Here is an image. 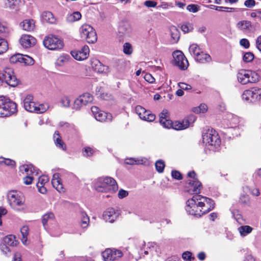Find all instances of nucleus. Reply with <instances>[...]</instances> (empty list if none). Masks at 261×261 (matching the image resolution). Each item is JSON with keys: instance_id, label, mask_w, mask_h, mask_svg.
<instances>
[{"instance_id": "f257e3e1", "label": "nucleus", "mask_w": 261, "mask_h": 261, "mask_svg": "<svg viewBox=\"0 0 261 261\" xmlns=\"http://www.w3.org/2000/svg\"><path fill=\"white\" fill-rule=\"evenodd\" d=\"M214 207V201L200 195H194L186 202L185 210L191 215L200 217Z\"/></svg>"}, {"instance_id": "f03ea898", "label": "nucleus", "mask_w": 261, "mask_h": 261, "mask_svg": "<svg viewBox=\"0 0 261 261\" xmlns=\"http://www.w3.org/2000/svg\"><path fill=\"white\" fill-rule=\"evenodd\" d=\"M95 189L99 192H115L118 189L116 180L110 177H99L94 182Z\"/></svg>"}, {"instance_id": "7ed1b4c3", "label": "nucleus", "mask_w": 261, "mask_h": 261, "mask_svg": "<svg viewBox=\"0 0 261 261\" xmlns=\"http://www.w3.org/2000/svg\"><path fill=\"white\" fill-rule=\"evenodd\" d=\"M8 199L11 207L16 211H24L28 208L24 197L16 191L9 192Z\"/></svg>"}, {"instance_id": "20e7f679", "label": "nucleus", "mask_w": 261, "mask_h": 261, "mask_svg": "<svg viewBox=\"0 0 261 261\" xmlns=\"http://www.w3.org/2000/svg\"><path fill=\"white\" fill-rule=\"evenodd\" d=\"M17 112L16 104L10 99L0 96V117H9Z\"/></svg>"}, {"instance_id": "39448f33", "label": "nucleus", "mask_w": 261, "mask_h": 261, "mask_svg": "<svg viewBox=\"0 0 261 261\" xmlns=\"http://www.w3.org/2000/svg\"><path fill=\"white\" fill-rule=\"evenodd\" d=\"M23 107L25 110L30 112L36 113H43L47 111L49 106L46 105H38L33 101V97L31 95H28L23 100Z\"/></svg>"}, {"instance_id": "423d86ee", "label": "nucleus", "mask_w": 261, "mask_h": 261, "mask_svg": "<svg viewBox=\"0 0 261 261\" xmlns=\"http://www.w3.org/2000/svg\"><path fill=\"white\" fill-rule=\"evenodd\" d=\"M237 76L238 82L242 85L255 83L258 81L259 77V75L255 71L245 69L240 70Z\"/></svg>"}, {"instance_id": "0eeeda50", "label": "nucleus", "mask_w": 261, "mask_h": 261, "mask_svg": "<svg viewBox=\"0 0 261 261\" xmlns=\"http://www.w3.org/2000/svg\"><path fill=\"white\" fill-rule=\"evenodd\" d=\"M203 143L217 149L221 144V140L217 132L213 128H208L202 135Z\"/></svg>"}, {"instance_id": "6e6552de", "label": "nucleus", "mask_w": 261, "mask_h": 261, "mask_svg": "<svg viewBox=\"0 0 261 261\" xmlns=\"http://www.w3.org/2000/svg\"><path fill=\"white\" fill-rule=\"evenodd\" d=\"M81 38L85 40L88 43H94L97 37L95 30L88 24H83L79 29Z\"/></svg>"}, {"instance_id": "1a4fd4ad", "label": "nucleus", "mask_w": 261, "mask_h": 261, "mask_svg": "<svg viewBox=\"0 0 261 261\" xmlns=\"http://www.w3.org/2000/svg\"><path fill=\"white\" fill-rule=\"evenodd\" d=\"M21 170H24L27 174L23 179L24 184L27 185L31 184L35 177L37 176L39 174V169L31 164L22 166Z\"/></svg>"}, {"instance_id": "9d476101", "label": "nucleus", "mask_w": 261, "mask_h": 261, "mask_svg": "<svg viewBox=\"0 0 261 261\" xmlns=\"http://www.w3.org/2000/svg\"><path fill=\"white\" fill-rule=\"evenodd\" d=\"M43 44L46 48L50 50L59 49L63 47L62 41L53 35L46 37L43 40Z\"/></svg>"}, {"instance_id": "9b49d317", "label": "nucleus", "mask_w": 261, "mask_h": 261, "mask_svg": "<svg viewBox=\"0 0 261 261\" xmlns=\"http://www.w3.org/2000/svg\"><path fill=\"white\" fill-rule=\"evenodd\" d=\"M242 98L246 101L255 102L261 98V89L253 87L244 91L242 95Z\"/></svg>"}, {"instance_id": "f8f14e48", "label": "nucleus", "mask_w": 261, "mask_h": 261, "mask_svg": "<svg viewBox=\"0 0 261 261\" xmlns=\"http://www.w3.org/2000/svg\"><path fill=\"white\" fill-rule=\"evenodd\" d=\"M174 64L181 70H186L189 66V62L182 51L176 50L173 53Z\"/></svg>"}, {"instance_id": "ddd939ff", "label": "nucleus", "mask_w": 261, "mask_h": 261, "mask_svg": "<svg viewBox=\"0 0 261 261\" xmlns=\"http://www.w3.org/2000/svg\"><path fill=\"white\" fill-rule=\"evenodd\" d=\"M2 72L3 74V83L15 87L18 84V80L14 74L13 70L11 68H6Z\"/></svg>"}, {"instance_id": "4468645a", "label": "nucleus", "mask_w": 261, "mask_h": 261, "mask_svg": "<svg viewBox=\"0 0 261 261\" xmlns=\"http://www.w3.org/2000/svg\"><path fill=\"white\" fill-rule=\"evenodd\" d=\"M105 261H115L123 256V253L120 250L116 249H106L102 253Z\"/></svg>"}, {"instance_id": "2eb2a0df", "label": "nucleus", "mask_w": 261, "mask_h": 261, "mask_svg": "<svg viewBox=\"0 0 261 261\" xmlns=\"http://www.w3.org/2000/svg\"><path fill=\"white\" fill-rule=\"evenodd\" d=\"M195 120L196 118L194 116H190L181 121H176L173 122L172 128L177 130L186 129L192 124L195 122Z\"/></svg>"}, {"instance_id": "dca6fc26", "label": "nucleus", "mask_w": 261, "mask_h": 261, "mask_svg": "<svg viewBox=\"0 0 261 261\" xmlns=\"http://www.w3.org/2000/svg\"><path fill=\"white\" fill-rule=\"evenodd\" d=\"M10 62L12 63H24L25 65H31L34 63L33 59L28 56L16 54L10 58Z\"/></svg>"}, {"instance_id": "f3484780", "label": "nucleus", "mask_w": 261, "mask_h": 261, "mask_svg": "<svg viewBox=\"0 0 261 261\" xmlns=\"http://www.w3.org/2000/svg\"><path fill=\"white\" fill-rule=\"evenodd\" d=\"M135 111L140 119L143 120L152 122L155 119V116L153 114L140 106H137Z\"/></svg>"}, {"instance_id": "a211bd4d", "label": "nucleus", "mask_w": 261, "mask_h": 261, "mask_svg": "<svg viewBox=\"0 0 261 261\" xmlns=\"http://www.w3.org/2000/svg\"><path fill=\"white\" fill-rule=\"evenodd\" d=\"M91 111L94 116L95 118L99 121L103 122L106 121H111L112 116L111 114L102 111L97 107H92Z\"/></svg>"}, {"instance_id": "6ab92c4d", "label": "nucleus", "mask_w": 261, "mask_h": 261, "mask_svg": "<svg viewBox=\"0 0 261 261\" xmlns=\"http://www.w3.org/2000/svg\"><path fill=\"white\" fill-rule=\"evenodd\" d=\"M186 191L190 194L198 195L200 192L201 184L198 180H188Z\"/></svg>"}, {"instance_id": "aec40b11", "label": "nucleus", "mask_w": 261, "mask_h": 261, "mask_svg": "<svg viewBox=\"0 0 261 261\" xmlns=\"http://www.w3.org/2000/svg\"><path fill=\"white\" fill-rule=\"evenodd\" d=\"M237 29L244 34L250 33L253 29V25L250 21L247 20H241L236 24Z\"/></svg>"}, {"instance_id": "412c9836", "label": "nucleus", "mask_w": 261, "mask_h": 261, "mask_svg": "<svg viewBox=\"0 0 261 261\" xmlns=\"http://www.w3.org/2000/svg\"><path fill=\"white\" fill-rule=\"evenodd\" d=\"M72 56L76 60L81 61L88 58L89 55V48L87 45H84L81 50L72 51Z\"/></svg>"}, {"instance_id": "4be33fe9", "label": "nucleus", "mask_w": 261, "mask_h": 261, "mask_svg": "<svg viewBox=\"0 0 261 261\" xmlns=\"http://www.w3.org/2000/svg\"><path fill=\"white\" fill-rule=\"evenodd\" d=\"M119 213L113 208H109L103 213V219L109 223H113L118 218Z\"/></svg>"}, {"instance_id": "5701e85b", "label": "nucleus", "mask_w": 261, "mask_h": 261, "mask_svg": "<svg viewBox=\"0 0 261 261\" xmlns=\"http://www.w3.org/2000/svg\"><path fill=\"white\" fill-rule=\"evenodd\" d=\"M132 29L130 24L127 21H122L120 22L118 27V32L121 36H129L132 33Z\"/></svg>"}, {"instance_id": "b1692460", "label": "nucleus", "mask_w": 261, "mask_h": 261, "mask_svg": "<svg viewBox=\"0 0 261 261\" xmlns=\"http://www.w3.org/2000/svg\"><path fill=\"white\" fill-rule=\"evenodd\" d=\"M21 45L24 48H29L36 43V39L30 35H22L19 40Z\"/></svg>"}, {"instance_id": "393cba45", "label": "nucleus", "mask_w": 261, "mask_h": 261, "mask_svg": "<svg viewBox=\"0 0 261 261\" xmlns=\"http://www.w3.org/2000/svg\"><path fill=\"white\" fill-rule=\"evenodd\" d=\"M92 69L98 73H106L108 70V67L103 65L98 60L92 59L91 61Z\"/></svg>"}, {"instance_id": "a878e982", "label": "nucleus", "mask_w": 261, "mask_h": 261, "mask_svg": "<svg viewBox=\"0 0 261 261\" xmlns=\"http://www.w3.org/2000/svg\"><path fill=\"white\" fill-rule=\"evenodd\" d=\"M51 184L54 188H55L58 192L60 193L64 192L65 190L63 185L61 182V178L58 173H55L53 175L51 180Z\"/></svg>"}, {"instance_id": "bb28decb", "label": "nucleus", "mask_w": 261, "mask_h": 261, "mask_svg": "<svg viewBox=\"0 0 261 261\" xmlns=\"http://www.w3.org/2000/svg\"><path fill=\"white\" fill-rule=\"evenodd\" d=\"M38 180L37 187L38 191L42 194H45L46 192V189L44 185L49 181L48 177L46 175H41L38 178Z\"/></svg>"}, {"instance_id": "cd10ccee", "label": "nucleus", "mask_w": 261, "mask_h": 261, "mask_svg": "<svg viewBox=\"0 0 261 261\" xmlns=\"http://www.w3.org/2000/svg\"><path fill=\"white\" fill-rule=\"evenodd\" d=\"M6 8L17 10L23 4L22 0H3Z\"/></svg>"}, {"instance_id": "c85d7f7f", "label": "nucleus", "mask_w": 261, "mask_h": 261, "mask_svg": "<svg viewBox=\"0 0 261 261\" xmlns=\"http://www.w3.org/2000/svg\"><path fill=\"white\" fill-rule=\"evenodd\" d=\"M35 22L33 19H25L21 23L20 25L23 30L31 32L33 31L35 27Z\"/></svg>"}, {"instance_id": "c756f323", "label": "nucleus", "mask_w": 261, "mask_h": 261, "mask_svg": "<svg viewBox=\"0 0 261 261\" xmlns=\"http://www.w3.org/2000/svg\"><path fill=\"white\" fill-rule=\"evenodd\" d=\"M54 140L57 147L63 150H65L66 149V145L62 141L59 132L57 131L55 132L54 135Z\"/></svg>"}, {"instance_id": "7c9ffc66", "label": "nucleus", "mask_w": 261, "mask_h": 261, "mask_svg": "<svg viewBox=\"0 0 261 261\" xmlns=\"http://www.w3.org/2000/svg\"><path fill=\"white\" fill-rule=\"evenodd\" d=\"M41 18L43 21L49 23H55L56 20L53 13L49 11L43 12L41 14Z\"/></svg>"}, {"instance_id": "2f4dec72", "label": "nucleus", "mask_w": 261, "mask_h": 261, "mask_svg": "<svg viewBox=\"0 0 261 261\" xmlns=\"http://www.w3.org/2000/svg\"><path fill=\"white\" fill-rule=\"evenodd\" d=\"M70 59L68 55L63 54L60 56L57 59L55 64L57 66L61 67L67 63Z\"/></svg>"}, {"instance_id": "473e14b6", "label": "nucleus", "mask_w": 261, "mask_h": 261, "mask_svg": "<svg viewBox=\"0 0 261 261\" xmlns=\"http://www.w3.org/2000/svg\"><path fill=\"white\" fill-rule=\"evenodd\" d=\"M81 222L80 225L83 228H86L88 227L90 222V219L87 214L84 212H81L80 213Z\"/></svg>"}, {"instance_id": "72a5a7b5", "label": "nucleus", "mask_w": 261, "mask_h": 261, "mask_svg": "<svg viewBox=\"0 0 261 261\" xmlns=\"http://www.w3.org/2000/svg\"><path fill=\"white\" fill-rule=\"evenodd\" d=\"M195 60L200 63H204L211 61L212 58L208 54L204 53L202 51L199 55L196 57Z\"/></svg>"}, {"instance_id": "f704fd0d", "label": "nucleus", "mask_w": 261, "mask_h": 261, "mask_svg": "<svg viewBox=\"0 0 261 261\" xmlns=\"http://www.w3.org/2000/svg\"><path fill=\"white\" fill-rule=\"evenodd\" d=\"M81 17L82 15L81 13L78 11H76L71 14H68L66 17V21L68 22L71 23L79 20Z\"/></svg>"}, {"instance_id": "c9c22d12", "label": "nucleus", "mask_w": 261, "mask_h": 261, "mask_svg": "<svg viewBox=\"0 0 261 261\" xmlns=\"http://www.w3.org/2000/svg\"><path fill=\"white\" fill-rule=\"evenodd\" d=\"M189 51L195 59L196 57L199 55L202 50L197 44H193L189 47Z\"/></svg>"}, {"instance_id": "e433bc0d", "label": "nucleus", "mask_w": 261, "mask_h": 261, "mask_svg": "<svg viewBox=\"0 0 261 261\" xmlns=\"http://www.w3.org/2000/svg\"><path fill=\"white\" fill-rule=\"evenodd\" d=\"M170 35L173 42H176L179 39L180 33L178 30L175 26H172L170 28Z\"/></svg>"}, {"instance_id": "4c0bfd02", "label": "nucleus", "mask_w": 261, "mask_h": 261, "mask_svg": "<svg viewBox=\"0 0 261 261\" xmlns=\"http://www.w3.org/2000/svg\"><path fill=\"white\" fill-rule=\"evenodd\" d=\"M84 105H86L93 101V96L89 93H85L79 97Z\"/></svg>"}, {"instance_id": "58836bf2", "label": "nucleus", "mask_w": 261, "mask_h": 261, "mask_svg": "<svg viewBox=\"0 0 261 261\" xmlns=\"http://www.w3.org/2000/svg\"><path fill=\"white\" fill-rule=\"evenodd\" d=\"M4 243L10 246L16 245L17 241L15 237L13 235H9L4 238Z\"/></svg>"}, {"instance_id": "ea45409f", "label": "nucleus", "mask_w": 261, "mask_h": 261, "mask_svg": "<svg viewBox=\"0 0 261 261\" xmlns=\"http://www.w3.org/2000/svg\"><path fill=\"white\" fill-rule=\"evenodd\" d=\"M29 227L28 226H23L20 229L22 234L21 241L24 245L27 244V237L29 234Z\"/></svg>"}, {"instance_id": "a19ab883", "label": "nucleus", "mask_w": 261, "mask_h": 261, "mask_svg": "<svg viewBox=\"0 0 261 261\" xmlns=\"http://www.w3.org/2000/svg\"><path fill=\"white\" fill-rule=\"evenodd\" d=\"M252 229L251 227L248 225L240 226L238 228V230L242 236H246L250 233Z\"/></svg>"}, {"instance_id": "79ce46f5", "label": "nucleus", "mask_w": 261, "mask_h": 261, "mask_svg": "<svg viewBox=\"0 0 261 261\" xmlns=\"http://www.w3.org/2000/svg\"><path fill=\"white\" fill-rule=\"evenodd\" d=\"M209 7L211 9H215L218 11H227L229 12H232L235 11L237 9L234 8H228V7H220V6H216L215 5H210Z\"/></svg>"}, {"instance_id": "37998d69", "label": "nucleus", "mask_w": 261, "mask_h": 261, "mask_svg": "<svg viewBox=\"0 0 261 261\" xmlns=\"http://www.w3.org/2000/svg\"><path fill=\"white\" fill-rule=\"evenodd\" d=\"M239 202L244 206H249L250 200L249 196L246 194H242L240 196Z\"/></svg>"}, {"instance_id": "c03bdc74", "label": "nucleus", "mask_w": 261, "mask_h": 261, "mask_svg": "<svg viewBox=\"0 0 261 261\" xmlns=\"http://www.w3.org/2000/svg\"><path fill=\"white\" fill-rule=\"evenodd\" d=\"M55 218L54 214L51 213H47L44 215L42 217V222L43 226L45 227L47 222L50 220H53Z\"/></svg>"}, {"instance_id": "a18cd8bd", "label": "nucleus", "mask_w": 261, "mask_h": 261, "mask_svg": "<svg viewBox=\"0 0 261 261\" xmlns=\"http://www.w3.org/2000/svg\"><path fill=\"white\" fill-rule=\"evenodd\" d=\"M123 51L125 55H131L133 51V48L132 44L128 42L125 43L123 45Z\"/></svg>"}, {"instance_id": "49530a36", "label": "nucleus", "mask_w": 261, "mask_h": 261, "mask_svg": "<svg viewBox=\"0 0 261 261\" xmlns=\"http://www.w3.org/2000/svg\"><path fill=\"white\" fill-rule=\"evenodd\" d=\"M61 106L64 108H69L70 106V99L68 96H62L60 100Z\"/></svg>"}, {"instance_id": "de8ad7c7", "label": "nucleus", "mask_w": 261, "mask_h": 261, "mask_svg": "<svg viewBox=\"0 0 261 261\" xmlns=\"http://www.w3.org/2000/svg\"><path fill=\"white\" fill-rule=\"evenodd\" d=\"M124 163L127 165H139L143 163V160L135 158H128L125 160Z\"/></svg>"}, {"instance_id": "09e8293b", "label": "nucleus", "mask_w": 261, "mask_h": 261, "mask_svg": "<svg viewBox=\"0 0 261 261\" xmlns=\"http://www.w3.org/2000/svg\"><path fill=\"white\" fill-rule=\"evenodd\" d=\"M10 30L7 26L0 23V35L3 37H6L9 33Z\"/></svg>"}, {"instance_id": "8fccbe9b", "label": "nucleus", "mask_w": 261, "mask_h": 261, "mask_svg": "<svg viewBox=\"0 0 261 261\" xmlns=\"http://www.w3.org/2000/svg\"><path fill=\"white\" fill-rule=\"evenodd\" d=\"M0 164H4L7 166H9L11 167H13L15 165V162L14 161L3 158H0Z\"/></svg>"}, {"instance_id": "3c124183", "label": "nucleus", "mask_w": 261, "mask_h": 261, "mask_svg": "<svg viewBox=\"0 0 261 261\" xmlns=\"http://www.w3.org/2000/svg\"><path fill=\"white\" fill-rule=\"evenodd\" d=\"M160 123L165 128H170L172 127L173 122H171L169 118L167 119H162L160 120Z\"/></svg>"}, {"instance_id": "603ef678", "label": "nucleus", "mask_w": 261, "mask_h": 261, "mask_svg": "<svg viewBox=\"0 0 261 261\" xmlns=\"http://www.w3.org/2000/svg\"><path fill=\"white\" fill-rule=\"evenodd\" d=\"M207 110V106L204 103H202L199 107L194 108L193 109V112L196 113H204Z\"/></svg>"}, {"instance_id": "864d4df0", "label": "nucleus", "mask_w": 261, "mask_h": 261, "mask_svg": "<svg viewBox=\"0 0 261 261\" xmlns=\"http://www.w3.org/2000/svg\"><path fill=\"white\" fill-rule=\"evenodd\" d=\"M8 48L7 42L3 39H0V54L5 52Z\"/></svg>"}, {"instance_id": "5fc2aeb1", "label": "nucleus", "mask_w": 261, "mask_h": 261, "mask_svg": "<svg viewBox=\"0 0 261 261\" xmlns=\"http://www.w3.org/2000/svg\"><path fill=\"white\" fill-rule=\"evenodd\" d=\"M155 168L156 170L162 173L163 172L164 168H165V163L162 160H158L156 162L155 164Z\"/></svg>"}, {"instance_id": "6e6d98bb", "label": "nucleus", "mask_w": 261, "mask_h": 261, "mask_svg": "<svg viewBox=\"0 0 261 261\" xmlns=\"http://www.w3.org/2000/svg\"><path fill=\"white\" fill-rule=\"evenodd\" d=\"M95 152L94 149L92 148L87 147H85L84 149V151L83 152V155L85 156H91Z\"/></svg>"}, {"instance_id": "4d7b16f0", "label": "nucleus", "mask_w": 261, "mask_h": 261, "mask_svg": "<svg viewBox=\"0 0 261 261\" xmlns=\"http://www.w3.org/2000/svg\"><path fill=\"white\" fill-rule=\"evenodd\" d=\"M254 55L251 52L246 53L243 56V61L245 62H250L254 59Z\"/></svg>"}, {"instance_id": "13d9d810", "label": "nucleus", "mask_w": 261, "mask_h": 261, "mask_svg": "<svg viewBox=\"0 0 261 261\" xmlns=\"http://www.w3.org/2000/svg\"><path fill=\"white\" fill-rule=\"evenodd\" d=\"M182 258L185 261H192L194 257L192 256V253L190 251H185L182 254Z\"/></svg>"}, {"instance_id": "bf43d9fd", "label": "nucleus", "mask_w": 261, "mask_h": 261, "mask_svg": "<svg viewBox=\"0 0 261 261\" xmlns=\"http://www.w3.org/2000/svg\"><path fill=\"white\" fill-rule=\"evenodd\" d=\"M181 30L185 33H188L193 30V25L190 23L184 24L181 27Z\"/></svg>"}, {"instance_id": "052dcab7", "label": "nucleus", "mask_w": 261, "mask_h": 261, "mask_svg": "<svg viewBox=\"0 0 261 261\" xmlns=\"http://www.w3.org/2000/svg\"><path fill=\"white\" fill-rule=\"evenodd\" d=\"M81 99L78 97L76 98L73 103V108L75 110H80V108L83 106H84V103L82 102V101L80 100Z\"/></svg>"}, {"instance_id": "680f3d73", "label": "nucleus", "mask_w": 261, "mask_h": 261, "mask_svg": "<svg viewBox=\"0 0 261 261\" xmlns=\"http://www.w3.org/2000/svg\"><path fill=\"white\" fill-rule=\"evenodd\" d=\"M187 9L189 11L193 13H196L198 12L199 10V7L197 6V5H196L195 4L189 5L187 7Z\"/></svg>"}, {"instance_id": "e2e57ef3", "label": "nucleus", "mask_w": 261, "mask_h": 261, "mask_svg": "<svg viewBox=\"0 0 261 261\" xmlns=\"http://www.w3.org/2000/svg\"><path fill=\"white\" fill-rule=\"evenodd\" d=\"M159 116H160V120H161L162 119H168V118H169V112L167 110L164 109L160 114Z\"/></svg>"}, {"instance_id": "0e129e2a", "label": "nucleus", "mask_w": 261, "mask_h": 261, "mask_svg": "<svg viewBox=\"0 0 261 261\" xmlns=\"http://www.w3.org/2000/svg\"><path fill=\"white\" fill-rule=\"evenodd\" d=\"M250 16L252 18H257L259 20L261 21V10H255L254 12H252L250 14Z\"/></svg>"}, {"instance_id": "69168bd1", "label": "nucleus", "mask_w": 261, "mask_h": 261, "mask_svg": "<svg viewBox=\"0 0 261 261\" xmlns=\"http://www.w3.org/2000/svg\"><path fill=\"white\" fill-rule=\"evenodd\" d=\"M240 44L245 48H248L250 46V43L248 39L243 38L240 40Z\"/></svg>"}, {"instance_id": "338daca9", "label": "nucleus", "mask_w": 261, "mask_h": 261, "mask_svg": "<svg viewBox=\"0 0 261 261\" xmlns=\"http://www.w3.org/2000/svg\"><path fill=\"white\" fill-rule=\"evenodd\" d=\"M243 261H255V258L250 253H247L244 257Z\"/></svg>"}, {"instance_id": "774afa93", "label": "nucleus", "mask_w": 261, "mask_h": 261, "mask_svg": "<svg viewBox=\"0 0 261 261\" xmlns=\"http://www.w3.org/2000/svg\"><path fill=\"white\" fill-rule=\"evenodd\" d=\"M144 78L146 81L149 83H153L155 81V79L150 73H146Z\"/></svg>"}]
</instances>
